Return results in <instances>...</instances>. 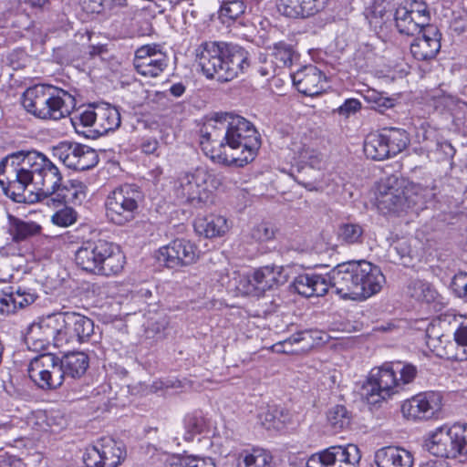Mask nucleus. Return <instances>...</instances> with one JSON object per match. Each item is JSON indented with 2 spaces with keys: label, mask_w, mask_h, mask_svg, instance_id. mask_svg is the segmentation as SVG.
<instances>
[{
  "label": "nucleus",
  "mask_w": 467,
  "mask_h": 467,
  "mask_svg": "<svg viewBox=\"0 0 467 467\" xmlns=\"http://www.w3.org/2000/svg\"><path fill=\"white\" fill-rule=\"evenodd\" d=\"M37 191L38 201L56 195L53 201L81 204L87 197V186L78 180L62 183L58 168L38 151H16L0 161V186L16 202L26 200L28 186Z\"/></svg>",
  "instance_id": "obj_1"
},
{
  "label": "nucleus",
  "mask_w": 467,
  "mask_h": 467,
  "mask_svg": "<svg viewBox=\"0 0 467 467\" xmlns=\"http://www.w3.org/2000/svg\"><path fill=\"white\" fill-rule=\"evenodd\" d=\"M196 62L209 79L228 82L249 67L248 54L241 47L221 41H205L195 49Z\"/></svg>",
  "instance_id": "obj_2"
},
{
  "label": "nucleus",
  "mask_w": 467,
  "mask_h": 467,
  "mask_svg": "<svg viewBox=\"0 0 467 467\" xmlns=\"http://www.w3.org/2000/svg\"><path fill=\"white\" fill-rule=\"evenodd\" d=\"M22 104L28 113L37 119L59 120L70 115L76 107V99L62 88L37 84L26 89Z\"/></svg>",
  "instance_id": "obj_3"
},
{
  "label": "nucleus",
  "mask_w": 467,
  "mask_h": 467,
  "mask_svg": "<svg viewBox=\"0 0 467 467\" xmlns=\"http://www.w3.org/2000/svg\"><path fill=\"white\" fill-rule=\"evenodd\" d=\"M76 265L83 271L99 275H116L124 267L125 256L119 247L106 240L83 242L75 253Z\"/></svg>",
  "instance_id": "obj_4"
},
{
  "label": "nucleus",
  "mask_w": 467,
  "mask_h": 467,
  "mask_svg": "<svg viewBox=\"0 0 467 467\" xmlns=\"http://www.w3.org/2000/svg\"><path fill=\"white\" fill-rule=\"evenodd\" d=\"M227 148L229 165L244 167L254 161L261 145L254 124L242 116L227 113Z\"/></svg>",
  "instance_id": "obj_5"
},
{
  "label": "nucleus",
  "mask_w": 467,
  "mask_h": 467,
  "mask_svg": "<svg viewBox=\"0 0 467 467\" xmlns=\"http://www.w3.org/2000/svg\"><path fill=\"white\" fill-rule=\"evenodd\" d=\"M424 447L437 457L467 461V423L437 428L429 435Z\"/></svg>",
  "instance_id": "obj_6"
},
{
  "label": "nucleus",
  "mask_w": 467,
  "mask_h": 467,
  "mask_svg": "<svg viewBox=\"0 0 467 467\" xmlns=\"http://www.w3.org/2000/svg\"><path fill=\"white\" fill-rule=\"evenodd\" d=\"M378 209L382 213H400L419 210L421 197L405 185V181L395 176L387 178L378 187L376 195Z\"/></svg>",
  "instance_id": "obj_7"
},
{
  "label": "nucleus",
  "mask_w": 467,
  "mask_h": 467,
  "mask_svg": "<svg viewBox=\"0 0 467 467\" xmlns=\"http://www.w3.org/2000/svg\"><path fill=\"white\" fill-rule=\"evenodd\" d=\"M142 198V192L135 184H123L114 189L105 202L108 218L118 225L131 222L139 213Z\"/></svg>",
  "instance_id": "obj_8"
},
{
  "label": "nucleus",
  "mask_w": 467,
  "mask_h": 467,
  "mask_svg": "<svg viewBox=\"0 0 467 467\" xmlns=\"http://www.w3.org/2000/svg\"><path fill=\"white\" fill-rule=\"evenodd\" d=\"M227 113L216 114L201 129L200 144L203 152L218 163L229 165L231 154L227 148Z\"/></svg>",
  "instance_id": "obj_9"
},
{
  "label": "nucleus",
  "mask_w": 467,
  "mask_h": 467,
  "mask_svg": "<svg viewBox=\"0 0 467 467\" xmlns=\"http://www.w3.org/2000/svg\"><path fill=\"white\" fill-rule=\"evenodd\" d=\"M399 392L398 378L394 367L389 364L373 368L361 389L362 398L371 405H376Z\"/></svg>",
  "instance_id": "obj_10"
},
{
  "label": "nucleus",
  "mask_w": 467,
  "mask_h": 467,
  "mask_svg": "<svg viewBox=\"0 0 467 467\" xmlns=\"http://www.w3.org/2000/svg\"><path fill=\"white\" fill-rule=\"evenodd\" d=\"M28 376L43 390L57 389L65 380L60 358L53 353L40 354L32 358Z\"/></svg>",
  "instance_id": "obj_11"
},
{
  "label": "nucleus",
  "mask_w": 467,
  "mask_h": 467,
  "mask_svg": "<svg viewBox=\"0 0 467 467\" xmlns=\"http://www.w3.org/2000/svg\"><path fill=\"white\" fill-rule=\"evenodd\" d=\"M207 173L203 170L182 174L175 182L174 194L182 203L201 207L208 197L204 183Z\"/></svg>",
  "instance_id": "obj_12"
},
{
  "label": "nucleus",
  "mask_w": 467,
  "mask_h": 467,
  "mask_svg": "<svg viewBox=\"0 0 467 467\" xmlns=\"http://www.w3.org/2000/svg\"><path fill=\"white\" fill-rule=\"evenodd\" d=\"M54 155L67 167L76 171L92 169L99 162L97 151L77 142H61L53 149Z\"/></svg>",
  "instance_id": "obj_13"
},
{
  "label": "nucleus",
  "mask_w": 467,
  "mask_h": 467,
  "mask_svg": "<svg viewBox=\"0 0 467 467\" xmlns=\"http://www.w3.org/2000/svg\"><path fill=\"white\" fill-rule=\"evenodd\" d=\"M357 261H348L336 265L328 274L329 285L343 298L359 300Z\"/></svg>",
  "instance_id": "obj_14"
},
{
  "label": "nucleus",
  "mask_w": 467,
  "mask_h": 467,
  "mask_svg": "<svg viewBox=\"0 0 467 467\" xmlns=\"http://www.w3.org/2000/svg\"><path fill=\"white\" fill-rule=\"evenodd\" d=\"M57 327L56 313L42 317L31 324L25 335L27 348L36 352L47 350L50 345L57 348Z\"/></svg>",
  "instance_id": "obj_15"
},
{
  "label": "nucleus",
  "mask_w": 467,
  "mask_h": 467,
  "mask_svg": "<svg viewBox=\"0 0 467 467\" xmlns=\"http://www.w3.org/2000/svg\"><path fill=\"white\" fill-rule=\"evenodd\" d=\"M199 257L196 245L185 239H175L169 244L161 247L157 259L168 268H178L190 265Z\"/></svg>",
  "instance_id": "obj_16"
},
{
  "label": "nucleus",
  "mask_w": 467,
  "mask_h": 467,
  "mask_svg": "<svg viewBox=\"0 0 467 467\" xmlns=\"http://www.w3.org/2000/svg\"><path fill=\"white\" fill-rule=\"evenodd\" d=\"M133 66L141 76L156 78L168 67V58L157 45H145L136 50Z\"/></svg>",
  "instance_id": "obj_17"
},
{
  "label": "nucleus",
  "mask_w": 467,
  "mask_h": 467,
  "mask_svg": "<svg viewBox=\"0 0 467 467\" xmlns=\"http://www.w3.org/2000/svg\"><path fill=\"white\" fill-rule=\"evenodd\" d=\"M288 275L284 266L268 265L254 269L248 275L249 292L261 296L267 290H273L287 282Z\"/></svg>",
  "instance_id": "obj_18"
},
{
  "label": "nucleus",
  "mask_w": 467,
  "mask_h": 467,
  "mask_svg": "<svg viewBox=\"0 0 467 467\" xmlns=\"http://www.w3.org/2000/svg\"><path fill=\"white\" fill-rule=\"evenodd\" d=\"M441 407L440 393L431 391L420 393L407 400L401 406V411L407 419L423 420L431 418Z\"/></svg>",
  "instance_id": "obj_19"
},
{
  "label": "nucleus",
  "mask_w": 467,
  "mask_h": 467,
  "mask_svg": "<svg viewBox=\"0 0 467 467\" xmlns=\"http://www.w3.org/2000/svg\"><path fill=\"white\" fill-rule=\"evenodd\" d=\"M37 298V294L28 287L6 286L0 291V314H14L17 309L32 305Z\"/></svg>",
  "instance_id": "obj_20"
},
{
  "label": "nucleus",
  "mask_w": 467,
  "mask_h": 467,
  "mask_svg": "<svg viewBox=\"0 0 467 467\" xmlns=\"http://www.w3.org/2000/svg\"><path fill=\"white\" fill-rule=\"evenodd\" d=\"M441 319L433 320L426 328V344L438 357L462 360V357L455 350V343L450 335L441 333Z\"/></svg>",
  "instance_id": "obj_21"
},
{
  "label": "nucleus",
  "mask_w": 467,
  "mask_h": 467,
  "mask_svg": "<svg viewBox=\"0 0 467 467\" xmlns=\"http://www.w3.org/2000/svg\"><path fill=\"white\" fill-rule=\"evenodd\" d=\"M296 89L306 96H316L326 89L327 78L316 66L309 65L291 75Z\"/></svg>",
  "instance_id": "obj_22"
},
{
  "label": "nucleus",
  "mask_w": 467,
  "mask_h": 467,
  "mask_svg": "<svg viewBox=\"0 0 467 467\" xmlns=\"http://www.w3.org/2000/svg\"><path fill=\"white\" fill-rule=\"evenodd\" d=\"M357 271L359 290H362L359 300L367 299L381 290L385 276L379 266L368 261L359 260L357 261Z\"/></svg>",
  "instance_id": "obj_23"
},
{
  "label": "nucleus",
  "mask_w": 467,
  "mask_h": 467,
  "mask_svg": "<svg viewBox=\"0 0 467 467\" xmlns=\"http://www.w3.org/2000/svg\"><path fill=\"white\" fill-rule=\"evenodd\" d=\"M441 36L436 26H427L416 35L410 44V52L413 57L420 61H427L436 57L441 49Z\"/></svg>",
  "instance_id": "obj_24"
},
{
  "label": "nucleus",
  "mask_w": 467,
  "mask_h": 467,
  "mask_svg": "<svg viewBox=\"0 0 467 467\" xmlns=\"http://www.w3.org/2000/svg\"><path fill=\"white\" fill-rule=\"evenodd\" d=\"M329 0H279L278 11L290 18H305L325 9Z\"/></svg>",
  "instance_id": "obj_25"
},
{
  "label": "nucleus",
  "mask_w": 467,
  "mask_h": 467,
  "mask_svg": "<svg viewBox=\"0 0 467 467\" xmlns=\"http://www.w3.org/2000/svg\"><path fill=\"white\" fill-rule=\"evenodd\" d=\"M291 285L305 297L322 296L327 293L329 282L321 275L303 274L296 276Z\"/></svg>",
  "instance_id": "obj_26"
},
{
  "label": "nucleus",
  "mask_w": 467,
  "mask_h": 467,
  "mask_svg": "<svg viewBox=\"0 0 467 467\" xmlns=\"http://www.w3.org/2000/svg\"><path fill=\"white\" fill-rule=\"evenodd\" d=\"M378 467H412V454L402 448L388 446L378 450L375 453Z\"/></svg>",
  "instance_id": "obj_27"
},
{
  "label": "nucleus",
  "mask_w": 467,
  "mask_h": 467,
  "mask_svg": "<svg viewBox=\"0 0 467 467\" xmlns=\"http://www.w3.org/2000/svg\"><path fill=\"white\" fill-rule=\"evenodd\" d=\"M229 229L227 220L222 215L211 214L198 217L194 222V230L206 238L223 236Z\"/></svg>",
  "instance_id": "obj_28"
},
{
  "label": "nucleus",
  "mask_w": 467,
  "mask_h": 467,
  "mask_svg": "<svg viewBox=\"0 0 467 467\" xmlns=\"http://www.w3.org/2000/svg\"><path fill=\"white\" fill-rule=\"evenodd\" d=\"M104 467H118L126 457L122 442L111 437H103L98 441Z\"/></svg>",
  "instance_id": "obj_29"
},
{
  "label": "nucleus",
  "mask_w": 467,
  "mask_h": 467,
  "mask_svg": "<svg viewBox=\"0 0 467 467\" xmlns=\"http://www.w3.org/2000/svg\"><path fill=\"white\" fill-rule=\"evenodd\" d=\"M395 21L398 31L407 36L420 35L427 27L425 17L416 14L412 16L405 7L398 8L395 13Z\"/></svg>",
  "instance_id": "obj_30"
},
{
  "label": "nucleus",
  "mask_w": 467,
  "mask_h": 467,
  "mask_svg": "<svg viewBox=\"0 0 467 467\" xmlns=\"http://www.w3.org/2000/svg\"><path fill=\"white\" fill-rule=\"evenodd\" d=\"M64 377L79 379L87 371L89 359L86 353L80 351L67 352L60 358Z\"/></svg>",
  "instance_id": "obj_31"
},
{
  "label": "nucleus",
  "mask_w": 467,
  "mask_h": 467,
  "mask_svg": "<svg viewBox=\"0 0 467 467\" xmlns=\"http://www.w3.org/2000/svg\"><path fill=\"white\" fill-rule=\"evenodd\" d=\"M408 296L411 299L426 304H438L439 294L433 285L424 280L414 279L411 280L406 291Z\"/></svg>",
  "instance_id": "obj_32"
},
{
  "label": "nucleus",
  "mask_w": 467,
  "mask_h": 467,
  "mask_svg": "<svg viewBox=\"0 0 467 467\" xmlns=\"http://www.w3.org/2000/svg\"><path fill=\"white\" fill-rule=\"evenodd\" d=\"M121 123L120 112L118 108L102 102L98 104V131L107 133L117 130Z\"/></svg>",
  "instance_id": "obj_33"
},
{
  "label": "nucleus",
  "mask_w": 467,
  "mask_h": 467,
  "mask_svg": "<svg viewBox=\"0 0 467 467\" xmlns=\"http://www.w3.org/2000/svg\"><path fill=\"white\" fill-rule=\"evenodd\" d=\"M8 234L16 243L25 241L38 234L41 226L32 221H23L16 216L8 215Z\"/></svg>",
  "instance_id": "obj_34"
},
{
  "label": "nucleus",
  "mask_w": 467,
  "mask_h": 467,
  "mask_svg": "<svg viewBox=\"0 0 467 467\" xmlns=\"http://www.w3.org/2000/svg\"><path fill=\"white\" fill-rule=\"evenodd\" d=\"M384 135L381 132L369 133L364 141L366 156L374 161H383L390 158V150L388 148Z\"/></svg>",
  "instance_id": "obj_35"
},
{
  "label": "nucleus",
  "mask_w": 467,
  "mask_h": 467,
  "mask_svg": "<svg viewBox=\"0 0 467 467\" xmlns=\"http://www.w3.org/2000/svg\"><path fill=\"white\" fill-rule=\"evenodd\" d=\"M337 457L331 461L330 467H357L360 462L361 454L357 445L337 446Z\"/></svg>",
  "instance_id": "obj_36"
},
{
  "label": "nucleus",
  "mask_w": 467,
  "mask_h": 467,
  "mask_svg": "<svg viewBox=\"0 0 467 467\" xmlns=\"http://www.w3.org/2000/svg\"><path fill=\"white\" fill-rule=\"evenodd\" d=\"M262 423L266 429L281 430L291 422V414L284 408L272 406L261 415Z\"/></svg>",
  "instance_id": "obj_37"
},
{
  "label": "nucleus",
  "mask_w": 467,
  "mask_h": 467,
  "mask_svg": "<svg viewBox=\"0 0 467 467\" xmlns=\"http://www.w3.org/2000/svg\"><path fill=\"white\" fill-rule=\"evenodd\" d=\"M56 317L57 327V348L78 342L76 331L68 324V320L71 319L69 312L56 313Z\"/></svg>",
  "instance_id": "obj_38"
},
{
  "label": "nucleus",
  "mask_w": 467,
  "mask_h": 467,
  "mask_svg": "<svg viewBox=\"0 0 467 467\" xmlns=\"http://www.w3.org/2000/svg\"><path fill=\"white\" fill-rule=\"evenodd\" d=\"M272 456L263 449H254L251 452L239 454L237 467H274Z\"/></svg>",
  "instance_id": "obj_39"
},
{
  "label": "nucleus",
  "mask_w": 467,
  "mask_h": 467,
  "mask_svg": "<svg viewBox=\"0 0 467 467\" xmlns=\"http://www.w3.org/2000/svg\"><path fill=\"white\" fill-rule=\"evenodd\" d=\"M206 428V420L201 412L189 413L183 419L182 438L186 441H192L196 435L203 432Z\"/></svg>",
  "instance_id": "obj_40"
},
{
  "label": "nucleus",
  "mask_w": 467,
  "mask_h": 467,
  "mask_svg": "<svg viewBox=\"0 0 467 467\" xmlns=\"http://www.w3.org/2000/svg\"><path fill=\"white\" fill-rule=\"evenodd\" d=\"M382 133L390 150L391 157L401 152L410 142L408 133L402 129L387 128L382 130Z\"/></svg>",
  "instance_id": "obj_41"
},
{
  "label": "nucleus",
  "mask_w": 467,
  "mask_h": 467,
  "mask_svg": "<svg viewBox=\"0 0 467 467\" xmlns=\"http://www.w3.org/2000/svg\"><path fill=\"white\" fill-rule=\"evenodd\" d=\"M71 319L68 320L69 326H72L76 331L78 343L87 341L94 331L93 321L78 313L69 312Z\"/></svg>",
  "instance_id": "obj_42"
},
{
  "label": "nucleus",
  "mask_w": 467,
  "mask_h": 467,
  "mask_svg": "<svg viewBox=\"0 0 467 467\" xmlns=\"http://www.w3.org/2000/svg\"><path fill=\"white\" fill-rule=\"evenodd\" d=\"M327 418L330 426L337 431L349 427L352 420V413L345 406L336 405L329 409Z\"/></svg>",
  "instance_id": "obj_43"
},
{
  "label": "nucleus",
  "mask_w": 467,
  "mask_h": 467,
  "mask_svg": "<svg viewBox=\"0 0 467 467\" xmlns=\"http://www.w3.org/2000/svg\"><path fill=\"white\" fill-rule=\"evenodd\" d=\"M338 239L346 244H359L363 243L364 229L355 223H342L337 232Z\"/></svg>",
  "instance_id": "obj_44"
},
{
  "label": "nucleus",
  "mask_w": 467,
  "mask_h": 467,
  "mask_svg": "<svg viewBox=\"0 0 467 467\" xmlns=\"http://www.w3.org/2000/svg\"><path fill=\"white\" fill-rule=\"evenodd\" d=\"M296 55L294 47L285 41H279L273 46L272 56L279 67H290Z\"/></svg>",
  "instance_id": "obj_45"
},
{
  "label": "nucleus",
  "mask_w": 467,
  "mask_h": 467,
  "mask_svg": "<svg viewBox=\"0 0 467 467\" xmlns=\"http://www.w3.org/2000/svg\"><path fill=\"white\" fill-rule=\"evenodd\" d=\"M394 367L395 375L397 372L400 373V379H398V384L400 385V392L404 389V386L410 384L415 379L418 369L416 366L407 363L397 361L392 365Z\"/></svg>",
  "instance_id": "obj_46"
},
{
  "label": "nucleus",
  "mask_w": 467,
  "mask_h": 467,
  "mask_svg": "<svg viewBox=\"0 0 467 467\" xmlns=\"http://www.w3.org/2000/svg\"><path fill=\"white\" fill-rule=\"evenodd\" d=\"M410 246L406 240H400L394 243L388 250V256L395 264H407V259L410 258Z\"/></svg>",
  "instance_id": "obj_47"
},
{
  "label": "nucleus",
  "mask_w": 467,
  "mask_h": 467,
  "mask_svg": "<svg viewBox=\"0 0 467 467\" xmlns=\"http://www.w3.org/2000/svg\"><path fill=\"white\" fill-rule=\"evenodd\" d=\"M72 124L78 132H81L79 127L97 126L98 123V104L89 107L71 119Z\"/></svg>",
  "instance_id": "obj_48"
},
{
  "label": "nucleus",
  "mask_w": 467,
  "mask_h": 467,
  "mask_svg": "<svg viewBox=\"0 0 467 467\" xmlns=\"http://www.w3.org/2000/svg\"><path fill=\"white\" fill-rule=\"evenodd\" d=\"M169 467H216L213 458L187 456L171 461Z\"/></svg>",
  "instance_id": "obj_49"
},
{
  "label": "nucleus",
  "mask_w": 467,
  "mask_h": 467,
  "mask_svg": "<svg viewBox=\"0 0 467 467\" xmlns=\"http://www.w3.org/2000/svg\"><path fill=\"white\" fill-rule=\"evenodd\" d=\"M337 446H331L318 453L310 456L306 462V467H330L331 461L337 457L335 454Z\"/></svg>",
  "instance_id": "obj_50"
},
{
  "label": "nucleus",
  "mask_w": 467,
  "mask_h": 467,
  "mask_svg": "<svg viewBox=\"0 0 467 467\" xmlns=\"http://www.w3.org/2000/svg\"><path fill=\"white\" fill-rule=\"evenodd\" d=\"M245 5L242 0H231L224 2L220 9V16L234 20L245 12Z\"/></svg>",
  "instance_id": "obj_51"
},
{
  "label": "nucleus",
  "mask_w": 467,
  "mask_h": 467,
  "mask_svg": "<svg viewBox=\"0 0 467 467\" xmlns=\"http://www.w3.org/2000/svg\"><path fill=\"white\" fill-rule=\"evenodd\" d=\"M77 218V212L73 208L66 206L53 214L52 222L56 225L67 227L76 223Z\"/></svg>",
  "instance_id": "obj_52"
},
{
  "label": "nucleus",
  "mask_w": 467,
  "mask_h": 467,
  "mask_svg": "<svg viewBox=\"0 0 467 467\" xmlns=\"http://www.w3.org/2000/svg\"><path fill=\"white\" fill-rule=\"evenodd\" d=\"M275 228L267 223H261L255 225L251 231V237L256 242H267L275 238Z\"/></svg>",
  "instance_id": "obj_53"
},
{
  "label": "nucleus",
  "mask_w": 467,
  "mask_h": 467,
  "mask_svg": "<svg viewBox=\"0 0 467 467\" xmlns=\"http://www.w3.org/2000/svg\"><path fill=\"white\" fill-rule=\"evenodd\" d=\"M83 462L86 467H104L98 441L86 449L83 454Z\"/></svg>",
  "instance_id": "obj_54"
},
{
  "label": "nucleus",
  "mask_w": 467,
  "mask_h": 467,
  "mask_svg": "<svg viewBox=\"0 0 467 467\" xmlns=\"http://www.w3.org/2000/svg\"><path fill=\"white\" fill-rule=\"evenodd\" d=\"M455 350L461 354L462 359H467V325L462 324L453 334Z\"/></svg>",
  "instance_id": "obj_55"
},
{
  "label": "nucleus",
  "mask_w": 467,
  "mask_h": 467,
  "mask_svg": "<svg viewBox=\"0 0 467 467\" xmlns=\"http://www.w3.org/2000/svg\"><path fill=\"white\" fill-rule=\"evenodd\" d=\"M310 337H311V336H310V332L309 331H306H306H300V332L293 334L292 336H290L288 338H286L283 342L275 345V347L280 346V347L283 348V349L278 348L277 351L290 352L291 350L286 348L287 346H292L294 344H299V343H301L303 341L307 340V338H310Z\"/></svg>",
  "instance_id": "obj_56"
},
{
  "label": "nucleus",
  "mask_w": 467,
  "mask_h": 467,
  "mask_svg": "<svg viewBox=\"0 0 467 467\" xmlns=\"http://www.w3.org/2000/svg\"><path fill=\"white\" fill-rule=\"evenodd\" d=\"M360 108L361 103L359 102L358 99H348L337 109V112L339 115L348 118L351 114H354L358 110H359Z\"/></svg>",
  "instance_id": "obj_57"
},
{
  "label": "nucleus",
  "mask_w": 467,
  "mask_h": 467,
  "mask_svg": "<svg viewBox=\"0 0 467 467\" xmlns=\"http://www.w3.org/2000/svg\"><path fill=\"white\" fill-rule=\"evenodd\" d=\"M259 59L262 63L257 69L259 74L265 78L274 77L275 75L276 68L279 67L276 66V63L273 60L268 61L267 57L263 56H260Z\"/></svg>",
  "instance_id": "obj_58"
},
{
  "label": "nucleus",
  "mask_w": 467,
  "mask_h": 467,
  "mask_svg": "<svg viewBox=\"0 0 467 467\" xmlns=\"http://www.w3.org/2000/svg\"><path fill=\"white\" fill-rule=\"evenodd\" d=\"M409 13L412 16H416V14L420 16V17H425L426 20H427V26H434L433 25H431L430 24V20H431V16H430V12L427 8V5L426 4L424 3H415L414 5L412 6V8L410 10H409Z\"/></svg>",
  "instance_id": "obj_59"
},
{
  "label": "nucleus",
  "mask_w": 467,
  "mask_h": 467,
  "mask_svg": "<svg viewBox=\"0 0 467 467\" xmlns=\"http://www.w3.org/2000/svg\"><path fill=\"white\" fill-rule=\"evenodd\" d=\"M454 290L459 297L467 302V275H461L454 282Z\"/></svg>",
  "instance_id": "obj_60"
},
{
  "label": "nucleus",
  "mask_w": 467,
  "mask_h": 467,
  "mask_svg": "<svg viewBox=\"0 0 467 467\" xmlns=\"http://www.w3.org/2000/svg\"><path fill=\"white\" fill-rule=\"evenodd\" d=\"M141 150L146 154H154L156 153L159 148V142L155 139H149L144 140L141 143Z\"/></svg>",
  "instance_id": "obj_61"
},
{
  "label": "nucleus",
  "mask_w": 467,
  "mask_h": 467,
  "mask_svg": "<svg viewBox=\"0 0 467 467\" xmlns=\"http://www.w3.org/2000/svg\"><path fill=\"white\" fill-rule=\"evenodd\" d=\"M178 2V0H154L156 6L160 9V13L173 9Z\"/></svg>",
  "instance_id": "obj_62"
},
{
  "label": "nucleus",
  "mask_w": 467,
  "mask_h": 467,
  "mask_svg": "<svg viewBox=\"0 0 467 467\" xmlns=\"http://www.w3.org/2000/svg\"><path fill=\"white\" fill-rule=\"evenodd\" d=\"M168 322L165 318H161V320L157 321L156 323H152L149 326L147 332H153L154 334H161L163 332L167 327Z\"/></svg>",
  "instance_id": "obj_63"
},
{
  "label": "nucleus",
  "mask_w": 467,
  "mask_h": 467,
  "mask_svg": "<svg viewBox=\"0 0 467 467\" xmlns=\"http://www.w3.org/2000/svg\"><path fill=\"white\" fill-rule=\"evenodd\" d=\"M185 90L186 88L182 82L175 83L170 88V93L175 98L182 97Z\"/></svg>",
  "instance_id": "obj_64"
}]
</instances>
